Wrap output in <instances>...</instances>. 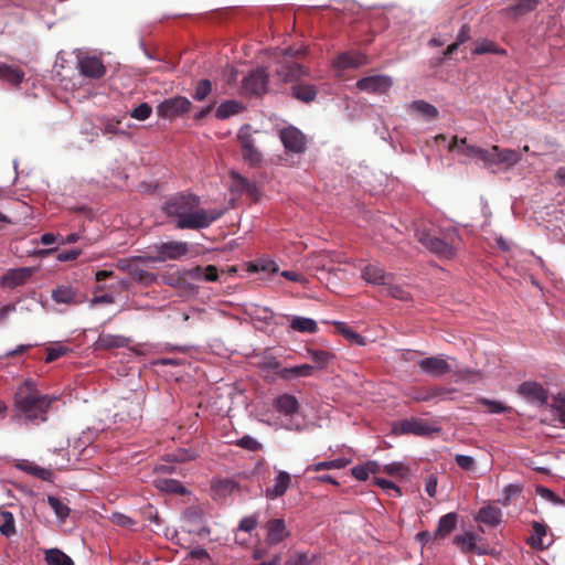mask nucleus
I'll return each instance as SVG.
<instances>
[{"mask_svg": "<svg viewBox=\"0 0 565 565\" xmlns=\"http://www.w3.org/2000/svg\"><path fill=\"white\" fill-rule=\"evenodd\" d=\"M279 137L287 151L294 153H302L306 151V136L296 127L289 126L281 129Z\"/></svg>", "mask_w": 565, "mask_h": 565, "instance_id": "10", "label": "nucleus"}, {"mask_svg": "<svg viewBox=\"0 0 565 565\" xmlns=\"http://www.w3.org/2000/svg\"><path fill=\"white\" fill-rule=\"evenodd\" d=\"M267 530L266 540L268 544L276 545L289 536L284 519H270L266 522Z\"/></svg>", "mask_w": 565, "mask_h": 565, "instance_id": "21", "label": "nucleus"}, {"mask_svg": "<svg viewBox=\"0 0 565 565\" xmlns=\"http://www.w3.org/2000/svg\"><path fill=\"white\" fill-rule=\"evenodd\" d=\"M383 472L391 477L403 478L407 475L408 468L402 462H392L383 467Z\"/></svg>", "mask_w": 565, "mask_h": 565, "instance_id": "52", "label": "nucleus"}, {"mask_svg": "<svg viewBox=\"0 0 565 565\" xmlns=\"http://www.w3.org/2000/svg\"><path fill=\"white\" fill-rule=\"evenodd\" d=\"M34 269L31 267H21L8 269L0 277V286L2 288L13 289L25 285L32 277Z\"/></svg>", "mask_w": 565, "mask_h": 565, "instance_id": "14", "label": "nucleus"}, {"mask_svg": "<svg viewBox=\"0 0 565 565\" xmlns=\"http://www.w3.org/2000/svg\"><path fill=\"white\" fill-rule=\"evenodd\" d=\"M0 78L9 82L12 85H19L24 78V73L19 67L1 64Z\"/></svg>", "mask_w": 565, "mask_h": 565, "instance_id": "33", "label": "nucleus"}, {"mask_svg": "<svg viewBox=\"0 0 565 565\" xmlns=\"http://www.w3.org/2000/svg\"><path fill=\"white\" fill-rule=\"evenodd\" d=\"M307 352L310 359L313 361V363L317 364L318 367L326 366L334 358V355L331 352L323 350L308 349Z\"/></svg>", "mask_w": 565, "mask_h": 565, "instance_id": "47", "label": "nucleus"}, {"mask_svg": "<svg viewBox=\"0 0 565 565\" xmlns=\"http://www.w3.org/2000/svg\"><path fill=\"white\" fill-rule=\"evenodd\" d=\"M81 249L62 250L56 255V259L60 262L75 260L81 255Z\"/></svg>", "mask_w": 565, "mask_h": 565, "instance_id": "64", "label": "nucleus"}, {"mask_svg": "<svg viewBox=\"0 0 565 565\" xmlns=\"http://www.w3.org/2000/svg\"><path fill=\"white\" fill-rule=\"evenodd\" d=\"M518 394L530 403L540 406L547 404L548 392L542 384L533 381H526L519 385Z\"/></svg>", "mask_w": 565, "mask_h": 565, "instance_id": "11", "label": "nucleus"}, {"mask_svg": "<svg viewBox=\"0 0 565 565\" xmlns=\"http://www.w3.org/2000/svg\"><path fill=\"white\" fill-rule=\"evenodd\" d=\"M157 487L160 490L170 493L184 494L186 492L182 483L173 479H160L157 483Z\"/></svg>", "mask_w": 565, "mask_h": 565, "instance_id": "44", "label": "nucleus"}, {"mask_svg": "<svg viewBox=\"0 0 565 565\" xmlns=\"http://www.w3.org/2000/svg\"><path fill=\"white\" fill-rule=\"evenodd\" d=\"M455 461L465 471H471L476 466L475 459L467 455H457Z\"/></svg>", "mask_w": 565, "mask_h": 565, "instance_id": "58", "label": "nucleus"}, {"mask_svg": "<svg viewBox=\"0 0 565 565\" xmlns=\"http://www.w3.org/2000/svg\"><path fill=\"white\" fill-rule=\"evenodd\" d=\"M161 278H162L163 284H166L170 287L182 288L186 285L183 270L182 271L175 270L172 273H167V274L162 275Z\"/></svg>", "mask_w": 565, "mask_h": 565, "instance_id": "46", "label": "nucleus"}, {"mask_svg": "<svg viewBox=\"0 0 565 565\" xmlns=\"http://www.w3.org/2000/svg\"><path fill=\"white\" fill-rule=\"evenodd\" d=\"M533 534L527 539L526 543L535 550H544L547 548L551 542L545 543L544 537L547 534V526L537 521L532 522Z\"/></svg>", "mask_w": 565, "mask_h": 565, "instance_id": "24", "label": "nucleus"}, {"mask_svg": "<svg viewBox=\"0 0 565 565\" xmlns=\"http://www.w3.org/2000/svg\"><path fill=\"white\" fill-rule=\"evenodd\" d=\"M51 297L54 302L66 306H78L86 301V296L71 285L57 286Z\"/></svg>", "mask_w": 565, "mask_h": 565, "instance_id": "13", "label": "nucleus"}, {"mask_svg": "<svg viewBox=\"0 0 565 565\" xmlns=\"http://www.w3.org/2000/svg\"><path fill=\"white\" fill-rule=\"evenodd\" d=\"M433 431L431 426L419 418L404 419L394 425V433L401 435L427 436Z\"/></svg>", "mask_w": 565, "mask_h": 565, "instance_id": "18", "label": "nucleus"}, {"mask_svg": "<svg viewBox=\"0 0 565 565\" xmlns=\"http://www.w3.org/2000/svg\"><path fill=\"white\" fill-rule=\"evenodd\" d=\"M478 403L483 406H487L489 412L493 413V414H503V413L509 412V409H510L508 406L503 405L501 402L491 401V399H488L484 397L479 398Z\"/></svg>", "mask_w": 565, "mask_h": 565, "instance_id": "53", "label": "nucleus"}, {"mask_svg": "<svg viewBox=\"0 0 565 565\" xmlns=\"http://www.w3.org/2000/svg\"><path fill=\"white\" fill-rule=\"evenodd\" d=\"M67 352V349L64 347H57V348H49L45 362L51 363L64 355Z\"/></svg>", "mask_w": 565, "mask_h": 565, "instance_id": "63", "label": "nucleus"}, {"mask_svg": "<svg viewBox=\"0 0 565 565\" xmlns=\"http://www.w3.org/2000/svg\"><path fill=\"white\" fill-rule=\"evenodd\" d=\"M476 537L472 533H466L463 535H457L454 540V543L463 552H477L478 554L484 553L483 551L477 548Z\"/></svg>", "mask_w": 565, "mask_h": 565, "instance_id": "37", "label": "nucleus"}, {"mask_svg": "<svg viewBox=\"0 0 565 565\" xmlns=\"http://www.w3.org/2000/svg\"><path fill=\"white\" fill-rule=\"evenodd\" d=\"M290 328L302 333H316L318 330V324L313 319L310 318L294 317L290 322Z\"/></svg>", "mask_w": 565, "mask_h": 565, "instance_id": "34", "label": "nucleus"}, {"mask_svg": "<svg viewBox=\"0 0 565 565\" xmlns=\"http://www.w3.org/2000/svg\"><path fill=\"white\" fill-rule=\"evenodd\" d=\"M274 408L288 417V422L285 425L286 429L300 430L302 428L300 423L295 422L294 416L299 413L300 404L296 396L285 393L275 398L273 403Z\"/></svg>", "mask_w": 565, "mask_h": 565, "instance_id": "8", "label": "nucleus"}, {"mask_svg": "<svg viewBox=\"0 0 565 565\" xmlns=\"http://www.w3.org/2000/svg\"><path fill=\"white\" fill-rule=\"evenodd\" d=\"M387 289V294L401 301H409L412 300L411 292L401 285H394L392 284V280H388V284L385 285Z\"/></svg>", "mask_w": 565, "mask_h": 565, "instance_id": "45", "label": "nucleus"}, {"mask_svg": "<svg viewBox=\"0 0 565 565\" xmlns=\"http://www.w3.org/2000/svg\"><path fill=\"white\" fill-rule=\"evenodd\" d=\"M461 146V152L467 157H477L481 159L484 163L492 164L494 162L493 153L487 149H482L476 146L467 145V139H458V137H454L452 141L448 146L449 151H454L455 149Z\"/></svg>", "mask_w": 565, "mask_h": 565, "instance_id": "16", "label": "nucleus"}, {"mask_svg": "<svg viewBox=\"0 0 565 565\" xmlns=\"http://www.w3.org/2000/svg\"><path fill=\"white\" fill-rule=\"evenodd\" d=\"M244 110L242 103L237 100H225L216 109V118L224 120L231 116L241 114Z\"/></svg>", "mask_w": 565, "mask_h": 565, "instance_id": "32", "label": "nucleus"}, {"mask_svg": "<svg viewBox=\"0 0 565 565\" xmlns=\"http://www.w3.org/2000/svg\"><path fill=\"white\" fill-rule=\"evenodd\" d=\"M335 328L348 341L356 345H364L365 339L358 332L350 329L344 322H335Z\"/></svg>", "mask_w": 565, "mask_h": 565, "instance_id": "39", "label": "nucleus"}, {"mask_svg": "<svg viewBox=\"0 0 565 565\" xmlns=\"http://www.w3.org/2000/svg\"><path fill=\"white\" fill-rule=\"evenodd\" d=\"M151 114H152V107L148 103H142L132 109V111L130 113V116L134 119L143 121V120L148 119L151 116Z\"/></svg>", "mask_w": 565, "mask_h": 565, "instance_id": "54", "label": "nucleus"}, {"mask_svg": "<svg viewBox=\"0 0 565 565\" xmlns=\"http://www.w3.org/2000/svg\"><path fill=\"white\" fill-rule=\"evenodd\" d=\"M0 533L4 535L6 537H10L13 534H15V525H14V516L9 511H1L0 512Z\"/></svg>", "mask_w": 565, "mask_h": 565, "instance_id": "41", "label": "nucleus"}, {"mask_svg": "<svg viewBox=\"0 0 565 565\" xmlns=\"http://www.w3.org/2000/svg\"><path fill=\"white\" fill-rule=\"evenodd\" d=\"M18 468L31 476H34L43 481H52L53 472L49 469L42 468L30 461H22L18 465Z\"/></svg>", "mask_w": 565, "mask_h": 565, "instance_id": "31", "label": "nucleus"}, {"mask_svg": "<svg viewBox=\"0 0 565 565\" xmlns=\"http://www.w3.org/2000/svg\"><path fill=\"white\" fill-rule=\"evenodd\" d=\"M263 370L275 371L276 373L282 369L280 362L275 356H265L260 364Z\"/></svg>", "mask_w": 565, "mask_h": 565, "instance_id": "60", "label": "nucleus"}, {"mask_svg": "<svg viewBox=\"0 0 565 565\" xmlns=\"http://www.w3.org/2000/svg\"><path fill=\"white\" fill-rule=\"evenodd\" d=\"M417 241L429 252L440 258H451L460 244V237L455 228L440 232L416 231Z\"/></svg>", "mask_w": 565, "mask_h": 565, "instance_id": "3", "label": "nucleus"}, {"mask_svg": "<svg viewBox=\"0 0 565 565\" xmlns=\"http://www.w3.org/2000/svg\"><path fill=\"white\" fill-rule=\"evenodd\" d=\"M47 503L54 511L56 518L61 521H65L71 513V509L64 504L58 498L49 495Z\"/></svg>", "mask_w": 565, "mask_h": 565, "instance_id": "42", "label": "nucleus"}, {"mask_svg": "<svg viewBox=\"0 0 565 565\" xmlns=\"http://www.w3.org/2000/svg\"><path fill=\"white\" fill-rule=\"evenodd\" d=\"M458 515L455 512L447 513L439 519L438 526L434 532V539L448 536L457 525Z\"/></svg>", "mask_w": 565, "mask_h": 565, "instance_id": "27", "label": "nucleus"}, {"mask_svg": "<svg viewBox=\"0 0 565 565\" xmlns=\"http://www.w3.org/2000/svg\"><path fill=\"white\" fill-rule=\"evenodd\" d=\"M550 407L557 416L559 423L565 427V395L558 394L554 396Z\"/></svg>", "mask_w": 565, "mask_h": 565, "instance_id": "48", "label": "nucleus"}, {"mask_svg": "<svg viewBox=\"0 0 565 565\" xmlns=\"http://www.w3.org/2000/svg\"><path fill=\"white\" fill-rule=\"evenodd\" d=\"M315 367L310 364H302L291 367H282L277 372V375L286 381L299 377H309L313 374Z\"/></svg>", "mask_w": 565, "mask_h": 565, "instance_id": "26", "label": "nucleus"}, {"mask_svg": "<svg viewBox=\"0 0 565 565\" xmlns=\"http://www.w3.org/2000/svg\"><path fill=\"white\" fill-rule=\"evenodd\" d=\"M191 102L183 96H174L167 98L157 106V114L159 117L173 120L183 116L191 109Z\"/></svg>", "mask_w": 565, "mask_h": 565, "instance_id": "9", "label": "nucleus"}, {"mask_svg": "<svg viewBox=\"0 0 565 565\" xmlns=\"http://www.w3.org/2000/svg\"><path fill=\"white\" fill-rule=\"evenodd\" d=\"M235 487H236V484L234 481L223 479V480H218L217 482H215V484L213 487V491L216 497L225 498L234 491Z\"/></svg>", "mask_w": 565, "mask_h": 565, "instance_id": "49", "label": "nucleus"}, {"mask_svg": "<svg viewBox=\"0 0 565 565\" xmlns=\"http://www.w3.org/2000/svg\"><path fill=\"white\" fill-rule=\"evenodd\" d=\"M472 53L476 55H481V54L505 55L507 51L504 49L499 47L493 41L483 40L476 45Z\"/></svg>", "mask_w": 565, "mask_h": 565, "instance_id": "38", "label": "nucleus"}, {"mask_svg": "<svg viewBox=\"0 0 565 565\" xmlns=\"http://www.w3.org/2000/svg\"><path fill=\"white\" fill-rule=\"evenodd\" d=\"M237 445L244 449H247V450H250V451H256V450H259L260 449V444L255 439L253 438L252 436H243L238 441H237Z\"/></svg>", "mask_w": 565, "mask_h": 565, "instance_id": "59", "label": "nucleus"}, {"mask_svg": "<svg viewBox=\"0 0 565 565\" xmlns=\"http://www.w3.org/2000/svg\"><path fill=\"white\" fill-rule=\"evenodd\" d=\"M520 487L519 486H515V484H508L507 487H504L503 489V498L500 499V502L502 503V505L507 507L509 505L510 501H511V497L513 494H516L518 492H520Z\"/></svg>", "mask_w": 565, "mask_h": 565, "instance_id": "61", "label": "nucleus"}, {"mask_svg": "<svg viewBox=\"0 0 565 565\" xmlns=\"http://www.w3.org/2000/svg\"><path fill=\"white\" fill-rule=\"evenodd\" d=\"M211 90H212L211 81L206 79V78L201 79L196 83L193 98L195 100L202 102L210 95Z\"/></svg>", "mask_w": 565, "mask_h": 565, "instance_id": "50", "label": "nucleus"}, {"mask_svg": "<svg viewBox=\"0 0 565 565\" xmlns=\"http://www.w3.org/2000/svg\"><path fill=\"white\" fill-rule=\"evenodd\" d=\"M203 267L202 266H195L190 269H183V274L185 276V282L188 279L191 280H203Z\"/></svg>", "mask_w": 565, "mask_h": 565, "instance_id": "62", "label": "nucleus"}, {"mask_svg": "<svg viewBox=\"0 0 565 565\" xmlns=\"http://www.w3.org/2000/svg\"><path fill=\"white\" fill-rule=\"evenodd\" d=\"M490 151L493 153V163H508L510 166L520 161L521 156L518 151L511 149H500L498 146H492Z\"/></svg>", "mask_w": 565, "mask_h": 565, "instance_id": "28", "label": "nucleus"}, {"mask_svg": "<svg viewBox=\"0 0 565 565\" xmlns=\"http://www.w3.org/2000/svg\"><path fill=\"white\" fill-rule=\"evenodd\" d=\"M539 3L540 0H516L515 3L507 7L502 12L516 19L535 10Z\"/></svg>", "mask_w": 565, "mask_h": 565, "instance_id": "25", "label": "nucleus"}, {"mask_svg": "<svg viewBox=\"0 0 565 565\" xmlns=\"http://www.w3.org/2000/svg\"><path fill=\"white\" fill-rule=\"evenodd\" d=\"M257 524H258V514L255 513V514L243 518L239 522L238 530L249 533L254 529H256Z\"/></svg>", "mask_w": 565, "mask_h": 565, "instance_id": "56", "label": "nucleus"}, {"mask_svg": "<svg viewBox=\"0 0 565 565\" xmlns=\"http://www.w3.org/2000/svg\"><path fill=\"white\" fill-rule=\"evenodd\" d=\"M162 209L168 217L175 221L178 230L206 228L223 215L222 210L200 207V198L191 193L169 198Z\"/></svg>", "mask_w": 565, "mask_h": 565, "instance_id": "1", "label": "nucleus"}, {"mask_svg": "<svg viewBox=\"0 0 565 565\" xmlns=\"http://www.w3.org/2000/svg\"><path fill=\"white\" fill-rule=\"evenodd\" d=\"M44 558L47 565H74L73 559L58 548L45 551Z\"/></svg>", "mask_w": 565, "mask_h": 565, "instance_id": "35", "label": "nucleus"}, {"mask_svg": "<svg viewBox=\"0 0 565 565\" xmlns=\"http://www.w3.org/2000/svg\"><path fill=\"white\" fill-rule=\"evenodd\" d=\"M478 520L488 525L495 526L502 520V512L497 507L487 505L479 510Z\"/></svg>", "mask_w": 565, "mask_h": 565, "instance_id": "30", "label": "nucleus"}, {"mask_svg": "<svg viewBox=\"0 0 565 565\" xmlns=\"http://www.w3.org/2000/svg\"><path fill=\"white\" fill-rule=\"evenodd\" d=\"M411 107L428 119L437 118L439 114L434 105L425 100H415L412 103Z\"/></svg>", "mask_w": 565, "mask_h": 565, "instance_id": "43", "label": "nucleus"}, {"mask_svg": "<svg viewBox=\"0 0 565 565\" xmlns=\"http://www.w3.org/2000/svg\"><path fill=\"white\" fill-rule=\"evenodd\" d=\"M56 396L41 394L32 380H25L14 395L15 408L31 422H45Z\"/></svg>", "mask_w": 565, "mask_h": 565, "instance_id": "2", "label": "nucleus"}, {"mask_svg": "<svg viewBox=\"0 0 565 565\" xmlns=\"http://www.w3.org/2000/svg\"><path fill=\"white\" fill-rule=\"evenodd\" d=\"M233 177L237 181V186H239L247 195L252 198H256L258 195V189L254 182L238 174H234Z\"/></svg>", "mask_w": 565, "mask_h": 565, "instance_id": "51", "label": "nucleus"}, {"mask_svg": "<svg viewBox=\"0 0 565 565\" xmlns=\"http://www.w3.org/2000/svg\"><path fill=\"white\" fill-rule=\"evenodd\" d=\"M148 253L141 256L122 258L117 262V268L131 276V278L142 286H150L157 280V275L147 269L148 264L152 263Z\"/></svg>", "mask_w": 565, "mask_h": 565, "instance_id": "5", "label": "nucleus"}, {"mask_svg": "<svg viewBox=\"0 0 565 565\" xmlns=\"http://www.w3.org/2000/svg\"><path fill=\"white\" fill-rule=\"evenodd\" d=\"M188 253L189 244L186 242L169 241L149 247V257L147 258L152 263H164L181 259Z\"/></svg>", "mask_w": 565, "mask_h": 565, "instance_id": "6", "label": "nucleus"}, {"mask_svg": "<svg viewBox=\"0 0 565 565\" xmlns=\"http://www.w3.org/2000/svg\"><path fill=\"white\" fill-rule=\"evenodd\" d=\"M292 96L300 102L310 103L317 97V88L311 84L298 83L292 86Z\"/></svg>", "mask_w": 565, "mask_h": 565, "instance_id": "29", "label": "nucleus"}, {"mask_svg": "<svg viewBox=\"0 0 565 565\" xmlns=\"http://www.w3.org/2000/svg\"><path fill=\"white\" fill-rule=\"evenodd\" d=\"M110 521L114 524L126 529H131L137 524V522L132 518L119 512L113 513L110 516Z\"/></svg>", "mask_w": 565, "mask_h": 565, "instance_id": "55", "label": "nucleus"}, {"mask_svg": "<svg viewBox=\"0 0 565 565\" xmlns=\"http://www.w3.org/2000/svg\"><path fill=\"white\" fill-rule=\"evenodd\" d=\"M393 85L392 77L387 75H372L362 77L356 82V87L370 94H385Z\"/></svg>", "mask_w": 565, "mask_h": 565, "instance_id": "12", "label": "nucleus"}, {"mask_svg": "<svg viewBox=\"0 0 565 565\" xmlns=\"http://www.w3.org/2000/svg\"><path fill=\"white\" fill-rule=\"evenodd\" d=\"M315 556L308 553H297L286 562V565H310Z\"/></svg>", "mask_w": 565, "mask_h": 565, "instance_id": "57", "label": "nucleus"}, {"mask_svg": "<svg viewBox=\"0 0 565 565\" xmlns=\"http://www.w3.org/2000/svg\"><path fill=\"white\" fill-rule=\"evenodd\" d=\"M125 345V338L113 334H100L97 340V347L99 349H114L121 348Z\"/></svg>", "mask_w": 565, "mask_h": 565, "instance_id": "40", "label": "nucleus"}, {"mask_svg": "<svg viewBox=\"0 0 565 565\" xmlns=\"http://www.w3.org/2000/svg\"><path fill=\"white\" fill-rule=\"evenodd\" d=\"M362 278L371 285L385 286L388 280H392L393 276L385 273V270L374 264L365 266L362 270Z\"/></svg>", "mask_w": 565, "mask_h": 565, "instance_id": "22", "label": "nucleus"}, {"mask_svg": "<svg viewBox=\"0 0 565 565\" xmlns=\"http://www.w3.org/2000/svg\"><path fill=\"white\" fill-rule=\"evenodd\" d=\"M420 371L433 377H440L451 372V365L441 355L425 358L418 362Z\"/></svg>", "mask_w": 565, "mask_h": 565, "instance_id": "17", "label": "nucleus"}, {"mask_svg": "<svg viewBox=\"0 0 565 565\" xmlns=\"http://www.w3.org/2000/svg\"><path fill=\"white\" fill-rule=\"evenodd\" d=\"M268 74L265 70L258 68L244 77L242 89L247 95H260L266 92Z\"/></svg>", "mask_w": 565, "mask_h": 565, "instance_id": "15", "label": "nucleus"}, {"mask_svg": "<svg viewBox=\"0 0 565 565\" xmlns=\"http://www.w3.org/2000/svg\"><path fill=\"white\" fill-rule=\"evenodd\" d=\"M351 462L350 459L338 458L330 461H321L307 467L306 471H322L331 469H343Z\"/></svg>", "mask_w": 565, "mask_h": 565, "instance_id": "36", "label": "nucleus"}, {"mask_svg": "<svg viewBox=\"0 0 565 565\" xmlns=\"http://www.w3.org/2000/svg\"><path fill=\"white\" fill-rule=\"evenodd\" d=\"M367 57L358 52H344L338 55L334 66L339 70L355 68L366 64Z\"/></svg>", "mask_w": 565, "mask_h": 565, "instance_id": "23", "label": "nucleus"}, {"mask_svg": "<svg viewBox=\"0 0 565 565\" xmlns=\"http://www.w3.org/2000/svg\"><path fill=\"white\" fill-rule=\"evenodd\" d=\"M78 68L81 74L94 79H99L106 74L105 65L102 60L96 56H85L79 58Z\"/></svg>", "mask_w": 565, "mask_h": 565, "instance_id": "20", "label": "nucleus"}, {"mask_svg": "<svg viewBox=\"0 0 565 565\" xmlns=\"http://www.w3.org/2000/svg\"><path fill=\"white\" fill-rule=\"evenodd\" d=\"M291 476L287 471L279 470L273 480V484L265 490L268 500H276L285 495L291 486Z\"/></svg>", "mask_w": 565, "mask_h": 565, "instance_id": "19", "label": "nucleus"}, {"mask_svg": "<svg viewBox=\"0 0 565 565\" xmlns=\"http://www.w3.org/2000/svg\"><path fill=\"white\" fill-rule=\"evenodd\" d=\"M239 145L243 160L250 167H256L263 161V153L256 147L255 138L252 134V126L248 124L243 125L236 136Z\"/></svg>", "mask_w": 565, "mask_h": 565, "instance_id": "7", "label": "nucleus"}, {"mask_svg": "<svg viewBox=\"0 0 565 565\" xmlns=\"http://www.w3.org/2000/svg\"><path fill=\"white\" fill-rule=\"evenodd\" d=\"M305 54V50L288 47L281 51L275 62V75L279 81L288 83L299 81L308 75V70L292 58Z\"/></svg>", "mask_w": 565, "mask_h": 565, "instance_id": "4", "label": "nucleus"}]
</instances>
